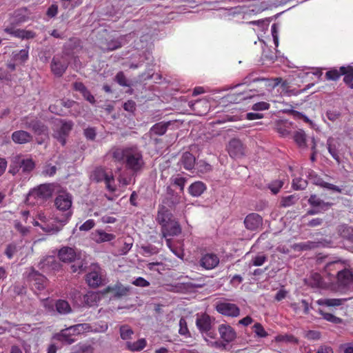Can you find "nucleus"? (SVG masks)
<instances>
[{
  "label": "nucleus",
  "mask_w": 353,
  "mask_h": 353,
  "mask_svg": "<svg viewBox=\"0 0 353 353\" xmlns=\"http://www.w3.org/2000/svg\"><path fill=\"white\" fill-rule=\"evenodd\" d=\"M245 85L248 89L243 92L236 93L238 98L234 99V94L228 95L230 101H236L251 99L255 96H263L266 90H268V78L261 77L256 71L249 72L243 79L242 82L236 85Z\"/></svg>",
  "instance_id": "1"
},
{
  "label": "nucleus",
  "mask_w": 353,
  "mask_h": 353,
  "mask_svg": "<svg viewBox=\"0 0 353 353\" xmlns=\"http://www.w3.org/2000/svg\"><path fill=\"white\" fill-rule=\"evenodd\" d=\"M54 204L57 210L63 212L61 214H59V212L54 214V221L59 225L45 224L41 226L44 232L52 234H57L61 230L63 226L72 216V196L68 193L59 194L55 199Z\"/></svg>",
  "instance_id": "2"
},
{
  "label": "nucleus",
  "mask_w": 353,
  "mask_h": 353,
  "mask_svg": "<svg viewBox=\"0 0 353 353\" xmlns=\"http://www.w3.org/2000/svg\"><path fill=\"white\" fill-rule=\"evenodd\" d=\"M73 125L74 123L72 121L55 119L53 121L52 137L62 145H65L66 138L69 136Z\"/></svg>",
  "instance_id": "3"
},
{
  "label": "nucleus",
  "mask_w": 353,
  "mask_h": 353,
  "mask_svg": "<svg viewBox=\"0 0 353 353\" xmlns=\"http://www.w3.org/2000/svg\"><path fill=\"white\" fill-rule=\"evenodd\" d=\"M125 163L126 168L133 173L141 170L144 165L141 152L137 148H125Z\"/></svg>",
  "instance_id": "4"
},
{
  "label": "nucleus",
  "mask_w": 353,
  "mask_h": 353,
  "mask_svg": "<svg viewBox=\"0 0 353 353\" xmlns=\"http://www.w3.org/2000/svg\"><path fill=\"white\" fill-rule=\"evenodd\" d=\"M90 179L97 183L104 181L106 188L110 192H114L116 190L112 173L111 172L108 173L105 168L103 167L95 168L90 174Z\"/></svg>",
  "instance_id": "5"
},
{
  "label": "nucleus",
  "mask_w": 353,
  "mask_h": 353,
  "mask_svg": "<svg viewBox=\"0 0 353 353\" xmlns=\"http://www.w3.org/2000/svg\"><path fill=\"white\" fill-rule=\"evenodd\" d=\"M21 127L31 130L37 135H47L48 128L35 117H25L21 119Z\"/></svg>",
  "instance_id": "6"
},
{
  "label": "nucleus",
  "mask_w": 353,
  "mask_h": 353,
  "mask_svg": "<svg viewBox=\"0 0 353 353\" xmlns=\"http://www.w3.org/2000/svg\"><path fill=\"white\" fill-rule=\"evenodd\" d=\"M52 196V189L48 185H39L37 188L31 190L27 195L26 201L28 203L34 204L41 203Z\"/></svg>",
  "instance_id": "7"
},
{
  "label": "nucleus",
  "mask_w": 353,
  "mask_h": 353,
  "mask_svg": "<svg viewBox=\"0 0 353 353\" xmlns=\"http://www.w3.org/2000/svg\"><path fill=\"white\" fill-rule=\"evenodd\" d=\"M68 66V62L64 56L57 54L52 58L50 67L54 75L61 77L65 72Z\"/></svg>",
  "instance_id": "8"
},
{
  "label": "nucleus",
  "mask_w": 353,
  "mask_h": 353,
  "mask_svg": "<svg viewBox=\"0 0 353 353\" xmlns=\"http://www.w3.org/2000/svg\"><path fill=\"white\" fill-rule=\"evenodd\" d=\"M216 310L222 315L236 317L240 314L239 307L234 303L219 302L215 306Z\"/></svg>",
  "instance_id": "9"
},
{
  "label": "nucleus",
  "mask_w": 353,
  "mask_h": 353,
  "mask_svg": "<svg viewBox=\"0 0 353 353\" xmlns=\"http://www.w3.org/2000/svg\"><path fill=\"white\" fill-rule=\"evenodd\" d=\"M228 152L232 158L239 159L245 155V147L241 140L232 139L228 143Z\"/></svg>",
  "instance_id": "10"
},
{
  "label": "nucleus",
  "mask_w": 353,
  "mask_h": 353,
  "mask_svg": "<svg viewBox=\"0 0 353 353\" xmlns=\"http://www.w3.org/2000/svg\"><path fill=\"white\" fill-rule=\"evenodd\" d=\"M28 279L31 283L32 288H34L39 291L44 290L48 282L46 276L34 270H32L29 274Z\"/></svg>",
  "instance_id": "11"
},
{
  "label": "nucleus",
  "mask_w": 353,
  "mask_h": 353,
  "mask_svg": "<svg viewBox=\"0 0 353 353\" xmlns=\"http://www.w3.org/2000/svg\"><path fill=\"white\" fill-rule=\"evenodd\" d=\"M85 279L90 287L95 288L102 285L103 279L101 268L98 266L94 267L93 270L86 275Z\"/></svg>",
  "instance_id": "12"
},
{
  "label": "nucleus",
  "mask_w": 353,
  "mask_h": 353,
  "mask_svg": "<svg viewBox=\"0 0 353 353\" xmlns=\"http://www.w3.org/2000/svg\"><path fill=\"white\" fill-rule=\"evenodd\" d=\"M244 224L248 230L255 231L262 227L263 219L256 213H250L245 218Z\"/></svg>",
  "instance_id": "13"
},
{
  "label": "nucleus",
  "mask_w": 353,
  "mask_h": 353,
  "mask_svg": "<svg viewBox=\"0 0 353 353\" xmlns=\"http://www.w3.org/2000/svg\"><path fill=\"white\" fill-rule=\"evenodd\" d=\"M46 307L55 310L60 314L65 315L72 312V307L69 303L63 299H58L54 303L45 304Z\"/></svg>",
  "instance_id": "14"
},
{
  "label": "nucleus",
  "mask_w": 353,
  "mask_h": 353,
  "mask_svg": "<svg viewBox=\"0 0 353 353\" xmlns=\"http://www.w3.org/2000/svg\"><path fill=\"white\" fill-rule=\"evenodd\" d=\"M218 331L221 338L227 343L232 342L236 338V333L234 329L228 324L220 325Z\"/></svg>",
  "instance_id": "15"
},
{
  "label": "nucleus",
  "mask_w": 353,
  "mask_h": 353,
  "mask_svg": "<svg viewBox=\"0 0 353 353\" xmlns=\"http://www.w3.org/2000/svg\"><path fill=\"white\" fill-rule=\"evenodd\" d=\"M162 233L164 237L177 236L181 232V228L179 223L173 219L168 223L161 226Z\"/></svg>",
  "instance_id": "16"
},
{
  "label": "nucleus",
  "mask_w": 353,
  "mask_h": 353,
  "mask_svg": "<svg viewBox=\"0 0 353 353\" xmlns=\"http://www.w3.org/2000/svg\"><path fill=\"white\" fill-rule=\"evenodd\" d=\"M219 263V257L213 253L203 254L199 261L200 265L206 270H212L216 267Z\"/></svg>",
  "instance_id": "17"
},
{
  "label": "nucleus",
  "mask_w": 353,
  "mask_h": 353,
  "mask_svg": "<svg viewBox=\"0 0 353 353\" xmlns=\"http://www.w3.org/2000/svg\"><path fill=\"white\" fill-rule=\"evenodd\" d=\"M4 32L12 35V37L22 39H33L36 37L35 32L31 30L17 29L13 26L6 28L4 29Z\"/></svg>",
  "instance_id": "18"
},
{
  "label": "nucleus",
  "mask_w": 353,
  "mask_h": 353,
  "mask_svg": "<svg viewBox=\"0 0 353 353\" xmlns=\"http://www.w3.org/2000/svg\"><path fill=\"white\" fill-rule=\"evenodd\" d=\"M58 257L64 263H71L76 260L77 254L73 248L64 246L59 250Z\"/></svg>",
  "instance_id": "19"
},
{
  "label": "nucleus",
  "mask_w": 353,
  "mask_h": 353,
  "mask_svg": "<svg viewBox=\"0 0 353 353\" xmlns=\"http://www.w3.org/2000/svg\"><path fill=\"white\" fill-rule=\"evenodd\" d=\"M11 137L13 142L17 144H26L33 139V137L30 132L23 130L14 131Z\"/></svg>",
  "instance_id": "20"
},
{
  "label": "nucleus",
  "mask_w": 353,
  "mask_h": 353,
  "mask_svg": "<svg viewBox=\"0 0 353 353\" xmlns=\"http://www.w3.org/2000/svg\"><path fill=\"white\" fill-rule=\"evenodd\" d=\"M308 203L312 207L317 208L321 213L327 211L332 205V203L325 202L316 194H312L310 196Z\"/></svg>",
  "instance_id": "21"
},
{
  "label": "nucleus",
  "mask_w": 353,
  "mask_h": 353,
  "mask_svg": "<svg viewBox=\"0 0 353 353\" xmlns=\"http://www.w3.org/2000/svg\"><path fill=\"white\" fill-rule=\"evenodd\" d=\"M212 319L207 314H203L197 316L196 319V327L202 334H203V332H208L212 330Z\"/></svg>",
  "instance_id": "22"
},
{
  "label": "nucleus",
  "mask_w": 353,
  "mask_h": 353,
  "mask_svg": "<svg viewBox=\"0 0 353 353\" xmlns=\"http://www.w3.org/2000/svg\"><path fill=\"white\" fill-rule=\"evenodd\" d=\"M30 12L28 8L23 7L14 11L12 15V24H20L26 21L30 17Z\"/></svg>",
  "instance_id": "23"
},
{
  "label": "nucleus",
  "mask_w": 353,
  "mask_h": 353,
  "mask_svg": "<svg viewBox=\"0 0 353 353\" xmlns=\"http://www.w3.org/2000/svg\"><path fill=\"white\" fill-rule=\"evenodd\" d=\"M337 280L340 285L347 286L353 281V274L348 269H341L337 272Z\"/></svg>",
  "instance_id": "24"
},
{
  "label": "nucleus",
  "mask_w": 353,
  "mask_h": 353,
  "mask_svg": "<svg viewBox=\"0 0 353 353\" xmlns=\"http://www.w3.org/2000/svg\"><path fill=\"white\" fill-rule=\"evenodd\" d=\"M59 264L52 256H48L43 259L39 263V269L43 272H48L58 268Z\"/></svg>",
  "instance_id": "25"
},
{
  "label": "nucleus",
  "mask_w": 353,
  "mask_h": 353,
  "mask_svg": "<svg viewBox=\"0 0 353 353\" xmlns=\"http://www.w3.org/2000/svg\"><path fill=\"white\" fill-rule=\"evenodd\" d=\"M52 339L66 345H71L76 341L74 338H72L71 332L68 330V327L61 330L58 333L54 334L52 336Z\"/></svg>",
  "instance_id": "26"
},
{
  "label": "nucleus",
  "mask_w": 353,
  "mask_h": 353,
  "mask_svg": "<svg viewBox=\"0 0 353 353\" xmlns=\"http://www.w3.org/2000/svg\"><path fill=\"white\" fill-rule=\"evenodd\" d=\"M122 39H114L110 41H101L100 43V49L103 52L113 51L122 47L123 44L121 42Z\"/></svg>",
  "instance_id": "27"
},
{
  "label": "nucleus",
  "mask_w": 353,
  "mask_h": 353,
  "mask_svg": "<svg viewBox=\"0 0 353 353\" xmlns=\"http://www.w3.org/2000/svg\"><path fill=\"white\" fill-rule=\"evenodd\" d=\"M12 60L17 64L25 63L29 58V46L21 50H14L11 54Z\"/></svg>",
  "instance_id": "28"
},
{
  "label": "nucleus",
  "mask_w": 353,
  "mask_h": 353,
  "mask_svg": "<svg viewBox=\"0 0 353 353\" xmlns=\"http://www.w3.org/2000/svg\"><path fill=\"white\" fill-rule=\"evenodd\" d=\"M179 163L187 170H192L196 165L195 157L189 152H184L179 161Z\"/></svg>",
  "instance_id": "29"
},
{
  "label": "nucleus",
  "mask_w": 353,
  "mask_h": 353,
  "mask_svg": "<svg viewBox=\"0 0 353 353\" xmlns=\"http://www.w3.org/2000/svg\"><path fill=\"white\" fill-rule=\"evenodd\" d=\"M173 219L172 214L165 205L159 207L157 220L161 226L169 223Z\"/></svg>",
  "instance_id": "30"
},
{
  "label": "nucleus",
  "mask_w": 353,
  "mask_h": 353,
  "mask_svg": "<svg viewBox=\"0 0 353 353\" xmlns=\"http://www.w3.org/2000/svg\"><path fill=\"white\" fill-rule=\"evenodd\" d=\"M23 158L21 154H17L11 158V162L8 172L15 175L22 168Z\"/></svg>",
  "instance_id": "31"
},
{
  "label": "nucleus",
  "mask_w": 353,
  "mask_h": 353,
  "mask_svg": "<svg viewBox=\"0 0 353 353\" xmlns=\"http://www.w3.org/2000/svg\"><path fill=\"white\" fill-rule=\"evenodd\" d=\"M107 291L112 292L114 297L121 298L128 294L130 288L125 287L123 285L118 283L114 286H108Z\"/></svg>",
  "instance_id": "32"
},
{
  "label": "nucleus",
  "mask_w": 353,
  "mask_h": 353,
  "mask_svg": "<svg viewBox=\"0 0 353 353\" xmlns=\"http://www.w3.org/2000/svg\"><path fill=\"white\" fill-rule=\"evenodd\" d=\"M206 190L205 184L200 181L192 183L188 188V192L192 196H201Z\"/></svg>",
  "instance_id": "33"
},
{
  "label": "nucleus",
  "mask_w": 353,
  "mask_h": 353,
  "mask_svg": "<svg viewBox=\"0 0 353 353\" xmlns=\"http://www.w3.org/2000/svg\"><path fill=\"white\" fill-rule=\"evenodd\" d=\"M292 137L297 145L301 148H307V145L306 142L307 135L305 132L299 129L293 132Z\"/></svg>",
  "instance_id": "34"
},
{
  "label": "nucleus",
  "mask_w": 353,
  "mask_h": 353,
  "mask_svg": "<svg viewBox=\"0 0 353 353\" xmlns=\"http://www.w3.org/2000/svg\"><path fill=\"white\" fill-rule=\"evenodd\" d=\"M172 123V121H168V122H159L156 124H154L150 130V132L152 134L159 135L161 136L163 135L168 127Z\"/></svg>",
  "instance_id": "35"
},
{
  "label": "nucleus",
  "mask_w": 353,
  "mask_h": 353,
  "mask_svg": "<svg viewBox=\"0 0 353 353\" xmlns=\"http://www.w3.org/2000/svg\"><path fill=\"white\" fill-rule=\"evenodd\" d=\"M324 244L322 241H306L297 243L294 245V249L296 250H310L323 246Z\"/></svg>",
  "instance_id": "36"
},
{
  "label": "nucleus",
  "mask_w": 353,
  "mask_h": 353,
  "mask_svg": "<svg viewBox=\"0 0 353 353\" xmlns=\"http://www.w3.org/2000/svg\"><path fill=\"white\" fill-rule=\"evenodd\" d=\"M147 343L145 339H140L136 342L127 341L125 343L126 348L132 352H139L142 350L146 345Z\"/></svg>",
  "instance_id": "37"
},
{
  "label": "nucleus",
  "mask_w": 353,
  "mask_h": 353,
  "mask_svg": "<svg viewBox=\"0 0 353 353\" xmlns=\"http://www.w3.org/2000/svg\"><path fill=\"white\" fill-rule=\"evenodd\" d=\"M68 330L71 332L72 336L81 334L85 332L90 330V326L88 323H80L71 325L68 327Z\"/></svg>",
  "instance_id": "38"
},
{
  "label": "nucleus",
  "mask_w": 353,
  "mask_h": 353,
  "mask_svg": "<svg viewBox=\"0 0 353 353\" xmlns=\"http://www.w3.org/2000/svg\"><path fill=\"white\" fill-rule=\"evenodd\" d=\"M327 145L329 153L338 162V163H340V157L338 154V148L334 142V139L332 137L328 138L327 140Z\"/></svg>",
  "instance_id": "39"
},
{
  "label": "nucleus",
  "mask_w": 353,
  "mask_h": 353,
  "mask_svg": "<svg viewBox=\"0 0 353 353\" xmlns=\"http://www.w3.org/2000/svg\"><path fill=\"white\" fill-rule=\"evenodd\" d=\"M180 196L177 194L168 192L165 198L163 199V203L168 207L172 208L180 202Z\"/></svg>",
  "instance_id": "40"
},
{
  "label": "nucleus",
  "mask_w": 353,
  "mask_h": 353,
  "mask_svg": "<svg viewBox=\"0 0 353 353\" xmlns=\"http://www.w3.org/2000/svg\"><path fill=\"white\" fill-rule=\"evenodd\" d=\"M299 199L297 194H291L281 198L280 205L281 207L288 208L294 205Z\"/></svg>",
  "instance_id": "41"
},
{
  "label": "nucleus",
  "mask_w": 353,
  "mask_h": 353,
  "mask_svg": "<svg viewBox=\"0 0 353 353\" xmlns=\"http://www.w3.org/2000/svg\"><path fill=\"white\" fill-rule=\"evenodd\" d=\"M119 332L121 338L123 340H129L132 339V336L134 334V331L128 325H121L119 328Z\"/></svg>",
  "instance_id": "42"
},
{
  "label": "nucleus",
  "mask_w": 353,
  "mask_h": 353,
  "mask_svg": "<svg viewBox=\"0 0 353 353\" xmlns=\"http://www.w3.org/2000/svg\"><path fill=\"white\" fill-rule=\"evenodd\" d=\"M343 267V264L341 261H333L327 262L324 269L326 272L330 274L332 270H341V268Z\"/></svg>",
  "instance_id": "43"
},
{
  "label": "nucleus",
  "mask_w": 353,
  "mask_h": 353,
  "mask_svg": "<svg viewBox=\"0 0 353 353\" xmlns=\"http://www.w3.org/2000/svg\"><path fill=\"white\" fill-rule=\"evenodd\" d=\"M343 301L344 300L341 299H324L319 300L318 303L319 305H325L331 307L341 305Z\"/></svg>",
  "instance_id": "44"
},
{
  "label": "nucleus",
  "mask_w": 353,
  "mask_h": 353,
  "mask_svg": "<svg viewBox=\"0 0 353 353\" xmlns=\"http://www.w3.org/2000/svg\"><path fill=\"white\" fill-rule=\"evenodd\" d=\"M75 353H92L93 347L90 344L80 343L74 347Z\"/></svg>",
  "instance_id": "45"
},
{
  "label": "nucleus",
  "mask_w": 353,
  "mask_h": 353,
  "mask_svg": "<svg viewBox=\"0 0 353 353\" xmlns=\"http://www.w3.org/2000/svg\"><path fill=\"white\" fill-rule=\"evenodd\" d=\"M166 245L170 249V250L179 258L182 259L183 256V250L178 247H176L172 239H166Z\"/></svg>",
  "instance_id": "46"
},
{
  "label": "nucleus",
  "mask_w": 353,
  "mask_h": 353,
  "mask_svg": "<svg viewBox=\"0 0 353 353\" xmlns=\"http://www.w3.org/2000/svg\"><path fill=\"white\" fill-rule=\"evenodd\" d=\"M115 238V236L113 234L107 233L103 231H98L97 232V242H105L110 241Z\"/></svg>",
  "instance_id": "47"
},
{
  "label": "nucleus",
  "mask_w": 353,
  "mask_h": 353,
  "mask_svg": "<svg viewBox=\"0 0 353 353\" xmlns=\"http://www.w3.org/2000/svg\"><path fill=\"white\" fill-rule=\"evenodd\" d=\"M125 157H126L125 148V149L117 148L112 152L113 159L117 161H125Z\"/></svg>",
  "instance_id": "48"
},
{
  "label": "nucleus",
  "mask_w": 353,
  "mask_h": 353,
  "mask_svg": "<svg viewBox=\"0 0 353 353\" xmlns=\"http://www.w3.org/2000/svg\"><path fill=\"white\" fill-rule=\"evenodd\" d=\"M114 80L117 83H118L121 86H123V87L130 86V83H128L127 78L125 77L123 72H122V71L119 72L116 74Z\"/></svg>",
  "instance_id": "49"
},
{
  "label": "nucleus",
  "mask_w": 353,
  "mask_h": 353,
  "mask_svg": "<svg viewBox=\"0 0 353 353\" xmlns=\"http://www.w3.org/2000/svg\"><path fill=\"white\" fill-rule=\"evenodd\" d=\"M34 163L31 159H23L22 171L23 173H28L34 168Z\"/></svg>",
  "instance_id": "50"
},
{
  "label": "nucleus",
  "mask_w": 353,
  "mask_h": 353,
  "mask_svg": "<svg viewBox=\"0 0 353 353\" xmlns=\"http://www.w3.org/2000/svg\"><path fill=\"white\" fill-rule=\"evenodd\" d=\"M307 185L306 180L301 178H295L292 181V187L295 190H304Z\"/></svg>",
  "instance_id": "51"
},
{
  "label": "nucleus",
  "mask_w": 353,
  "mask_h": 353,
  "mask_svg": "<svg viewBox=\"0 0 353 353\" xmlns=\"http://www.w3.org/2000/svg\"><path fill=\"white\" fill-rule=\"evenodd\" d=\"M283 181L281 180H276L271 182L268 185V188L274 194H276L280 191V189L283 187Z\"/></svg>",
  "instance_id": "52"
},
{
  "label": "nucleus",
  "mask_w": 353,
  "mask_h": 353,
  "mask_svg": "<svg viewBox=\"0 0 353 353\" xmlns=\"http://www.w3.org/2000/svg\"><path fill=\"white\" fill-rule=\"evenodd\" d=\"M252 330L256 335L261 338H264L268 336L267 332L264 330L262 325L259 323H256L253 327Z\"/></svg>",
  "instance_id": "53"
},
{
  "label": "nucleus",
  "mask_w": 353,
  "mask_h": 353,
  "mask_svg": "<svg viewBox=\"0 0 353 353\" xmlns=\"http://www.w3.org/2000/svg\"><path fill=\"white\" fill-rule=\"evenodd\" d=\"M268 259V257L265 254L262 253H259L252 259V265L254 266H261Z\"/></svg>",
  "instance_id": "54"
},
{
  "label": "nucleus",
  "mask_w": 353,
  "mask_h": 353,
  "mask_svg": "<svg viewBox=\"0 0 353 353\" xmlns=\"http://www.w3.org/2000/svg\"><path fill=\"white\" fill-rule=\"evenodd\" d=\"M99 300V296L94 293H89L84 296V301L88 306L94 305Z\"/></svg>",
  "instance_id": "55"
},
{
  "label": "nucleus",
  "mask_w": 353,
  "mask_h": 353,
  "mask_svg": "<svg viewBox=\"0 0 353 353\" xmlns=\"http://www.w3.org/2000/svg\"><path fill=\"white\" fill-rule=\"evenodd\" d=\"M321 314L323 316L324 319H325L330 322H332V323H334L336 324L341 323L342 322L341 319L336 317L330 313L324 312L321 311Z\"/></svg>",
  "instance_id": "56"
},
{
  "label": "nucleus",
  "mask_w": 353,
  "mask_h": 353,
  "mask_svg": "<svg viewBox=\"0 0 353 353\" xmlns=\"http://www.w3.org/2000/svg\"><path fill=\"white\" fill-rule=\"evenodd\" d=\"M198 172L201 173H206L212 170L211 165L204 161H199L196 163V168Z\"/></svg>",
  "instance_id": "57"
},
{
  "label": "nucleus",
  "mask_w": 353,
  "mask_h": 353,
  "mask_svg": "<svg viewBox=\"0 0 353 353\" xmlns=\"http://www.w3.org/2000/svg\"><path fill=\"white\" fill-rule=\"evenodd\" d=\"M325 77L327 80L336 81L341 77L340 72L336 69H333L327 71L325 73Z\"/></svg>",
  "instance_id": "58"
},
{
  "label": "nucleus",
  "mask_w": 353,
  "mask_h": 353,
  "mask_svg": "<svg viewBox=\"0 0 353 353\" xmlns=\"http://www.w3.org/2000/svg\"><path fill=\"white\" fill-rule=\"evenodd\" d=\"M311 283L310 284L314 287H319L322 283V277L319 273H312L311 275Z\"/></svg>",
  "instance_id": "59"
},
{
  "label": "nucleus",
  "mask_w": 353,
  "mask_h": 353,
  "mask_svg": "<svg viewBox=\"0 0 353 353\" xmlns=\"http://www.w3.org/2000/svg\"><path fill=\"white\" fill-rule=\"evenodd\" d=\"M17 252V247L15 244L11 243L7 245L5 250V254L8 259H12L14 254Z\"/></svg>",
  "instance_id": "60"
},
{
  "label": "nucleus",
  "mask_w": 353,
  "mask_h": 353,
  "mask_svg": "<svg viewBox=\"0 0 353 353\" xmlns=\"http://www.w3.org/2000/svg\"><path fill=\"white\" fill-rule=\"evenodd\" d=\"M270 104L265 101H261L254 103L252 105V110L254 111H261V110H268L270 108Z\"/></svg>",
  "instance_id": "61"
},
{
  "label": "nucleus",
  "mask_w": 353,
  "mask_h": 353,
  "mask_svg": "<svg viewBox=\"0 0 353 353\" xmlns=\"http://www.w3.org/2000/svg\"><path fill=\"white\" fill-rule=\"evenodd\" d=\"M141 249L145 254H155L159 252L158 248L152 245H143L141 246Z\"/></svg>",
  "instance_id": "62"
},
{
  "label": "nucleus",
  "mask_w": 353,
  "mask_h": 353,
  "mask_svg": "<svg viewBox=\"0 0 353 353\" xmlns=\"http://www.w3.org/2000/svg\"><path fill=\"white\" fill-rule=\"evenodd\" d=\"M132 283L136 286L142 288L148 287L150 285V283L143 277L137 278Z\"/></svg>",
  "instance_id": "63"
},
{
  "label": "nucleus",
  "mask_w": 353,
  "mask_h": 353,
  "mask_svg": "<svg viewBox=\"0 0 353 353\" xmlns=\"http://www.w3.org/2000/svg\"><path fill=\"white\" fill-rule=\"evenodd\" d=\"M277 132L282 136V137H287L290 134V131L285 126V125L283 123H279L276 127Z\"/></svg>",
  "instance_id": "64"
}]
</instances>
